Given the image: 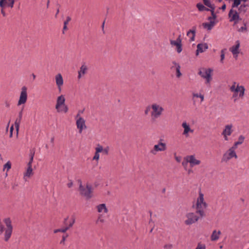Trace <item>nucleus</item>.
<instances>
[{
    "label": "nucleus",
    "mask_w": 249,
    "mask_h": 249,
    "mask_svg": "<svg viewBox=\"0 0 249 249\" xmlns=\"http://www.w3.org/2000/svg\"><path fill=\"white\" fill-rule=\"evenodd\" d=\"M162 140L160 139L158 144L154 146L153 149L150 151V153L156 155L158 152H162L166 149V144L162 142Z\"/></svg>",
    "instance_id": "1a4fd4ad"
},
{
    "label": "nucleus",
    "mask_w": 249,
    "mask_h": 249,
    "mask_svg": "<svg viewBox=\"0 0 249 249\" xmlns=\"http://www.w3.org/2000/svg\"><path fill=\"white\" fill-rule=\"evenodd\" d=\"M203 0V2H204V4L206 6L210 8V9H212L213 8L215 7L214 4H211L210 0Z\"/></svg>",
    "instance_id": "e433bc0d"
},
{
    "label": "nucleus",
    "mask_w": 249,
    "mask_h": 249,
    "mask_svg": "<svg viewBox=\"0 0 249 249\" xmlns=\"http://www.w3.org/2000/svg\"><path fill=\"white\" fill-rule=\"evenodd\" d=\"M193 97H196V98H200V99H201V102H202L204 101V95H202L201 93H193Z\"/></svg>",
    "instance_id": "c9c22d12"
},
{
    "label": "nucleus",
    "mask_w": 249,
    "mask_h": 249,
    "mask_svg": "<svg viewBox=\"0 0 249 249\" xmlns=\"http://www.w3.org/2000/svg\"><path fill=\"white\" fill-rule=\"evenodd\" d=\"M213 70L209 68H201L199 69L198 74L203 79H205V83L207 85H210L212 79V73Z\"/></svg>",
    "instance_id": "423d86ee"
},
{
    "label": "nucleus",
    "mask_w": 249,
    "mask_h": 249,
    "mask_svg": "<svg viewBox=\"0 0 249 249\" xmlns=\"http://www.w3.org/2000/svg\"><path fill=\"white\" fill-rule=\"evenodd\" d=\"M196 205V213L201 217H205V210L208 207V204L205 201L204 195L200 191L199 192V196L197 198Z\"/></svg>",
    "instance_id": "f257e3e1"
},
{
    "label": "nucleus",
    "mask_w": 249,
    "mask_h": 249,
    "mask_svg": "<svg viewBox=\"0 0 249 249\" xmlns=\"http://www.w3.org/2000/svg\"><path fill=\"white\" fill-rule=\"evenodd\" d=\"M71 20V18L70 17H67L66 20L64 22V24L67 25L69 21Z\"/></svg>",
    "instance_id": "864d4df0"
},
{
    "label": "nucleus",
    "mask_w": 249,
    "mask_h": 249,
    "mask_svg": "<svg viewBox=\"0 0 249 249\" xmlns=\"http://www.w3.org/2000/svg\"><path fill=\"white\" fill-rule=\"evenodd\" d=\"M184 160H187V162H189L191 167L199 165L201 163L200 160H197L196 158L195 155L187 156L184 157Z\"/></svg>",
    "instance_id": "f8f14e48"
},
{
    "label": "nucleus",
    "mask_w": 249,
    "mask_h": 249,
    "mask_svg": "<svg viewBox=\"0 0 249 249\" xmlns=\"http://www.w3.org/2000/svg\"><path fill=\"white\" fill-rule=\"evenodd\" d=\"M248 6V4L243 3L240 6L238 10L240 12H241V13L242 12L243 13H245V12H246V11L247 10Z\"/></svg>",
    "instance_id": "2f4dec72"
},
{
    "label": "nucleus",
    "mask_w": 249,
    "mask_h": 249,
    "mask_svg": "<svg viewBox=\"0 0 249 249\" xmlns=\"http://www.w3.org/2000/svg\"><path fill=\"white\" fill-rule=\"evenodd\" d=\"M226 4H225V3H224V4H223V5L222 6V7H221V9L222 10L224 11V10L226 9Z\"/></svg>",
    "instance_id": "052dcab7"
},
{
    "label": "nucleus",
    "mask_w": 249,
    "mask_h": 249,
    "mask_svg": "<svg viewBox=\"0 0 249 249\" xmlns=\"http://www.w3.org/2000/svg\"><path fill=\"white\" fill-rule=\"evenodd\" d=\"M8 3L7 4L8 6L10 8H13L15 3V0H8Z\"/></svg>",
    "instance_id": "49530a36"
},
{
    "label": "nucleus",
    "mask_w": 249,
    "mask_h": 249,
    "mask_svg": "<svg viewBox=\"0 0 249 249\" xmlns=\"http://www.w3.org/2000/svg\"><path fill=\"white\" fill-rule=\"evenodd\" d=\"M71 219V218L69 221H68V217H67V218H65L64 224L65 225V227H67V226H69L70 222Z\"/></svg>",
    "instance_id": "3c124183"
},
{
    "label": "nucleus",
    "mask_w": 249,
    "mask_h": 249,
    "mask_svg": "<svg viewBox=\"0 0 249 249\" xmlns=\"http://www.w3.org/2000/svg\"><path fill=\"white\" fill-rule=\"evenodd\" d=\"M13 127L12 126L10 128V131H11L10 137H12V131H13Z\"/></svg>",
    "instance_id": "0e129e2a"
},
{
    "label": "nucleus",
    "mask_w": 249,
    "mask_h": 249,
    "mask_svg": "<svg viewBox=\"0 0 249 249\" xmlns=\"http://www.w3.org/2000/svg\"><path fill=\"white\" fill-rule=\"evenodd\" d=\"M189 163V162H187V160H185V161H183L182 162V165L184 166V167H185L187 165V164Z\"/></svg>",
    "instance_id": "13d9d810"
},
{
    "label": "nucleus",
    "mask_w": 249,
    "mask_h": 249,
    "mask_svg": "<svg viewBox=\"0 0 249 249\" xmlns=\"http://www.w3.org/2000/svg\"><path fill=\"white\" fill-rule=\"evenodd\" d=\"M79 183V191L80 194L86 198L87 199H89L92 197V187L90 184L87 183L86 187L83 185L81 179L78 180Z\"/></svg>",
    "instance_id": "7ed1b4c3"
},
{
    "label": "nucleus",
    "mask_w": 249,
    "mask_h": 249,
    "mask_svg": "<svg viewBox=\"0 0 249 249\" xmlns=\"http://www.w3.org/2000/svg\"><path fill=\"white\" fill-rule=\"evenodd\" d=\"M97 147L99 151H100V152H102L103 154L105 155H108L109 151V146H107L106 147H105L104 148H103V146L101 145L98 144H97Z\"/></svg>",
    "instance_id": "bb28decb"
},
{
    "label": "nucleus",
    "mask_w": 249,
    "mask_h": 249,
    "mask_svg": "<svg viewBox=\"0 0 249 249\" xmlns=\"http://www.w3.org/2000/svg\"><path fill=\"white\" fill-rule=\"evenodd\" d=\"M175 159L177 162H180L181 160V157L180 156H175Z\"/></svg>",
    "instance_id": "5fc2aeb1"
},
{
    "label": "nucleus",
    "mask_w": 249,
    "mask_h": 249,
    "mask_svg": "<svg viewBox=\"0 0 249 249\" xmlns=\"http://www.w3.org/2000/svg\"><path fill=\"white\" fill-rule=\"evenodd\" d=\"M22 117V110L20 111L18 113V118L17 119L15 122V127L18 131L19 129L21 120Z\"/></svg>",
    "instance_id": "c756f323"
},
{
    "label": "nucleus",
    "mask_w": 249,
    "mask_h": 249,
    "mask_svg": "<svg viewBox=\"0 0 249 249\" xmlns=\"http://www.w3.org/2000/svg\"><path fill=\"white\" fill-rule=\"evenodd\" d=\"M105 222V220L103 218L102 216L101 215H100L98 217V219L97 220V221H96V223H104Z\"/></svg>",
    "instance_id": "8fccbe9b"
},
{
    "label": "nucleus",
    "mask_w": 249,
    "mask_h": 249,
    "mask_svg": "<svg viewBox=\"0 0 249 249\" xmlns=\"http://www.w3.org/2000/svg\"><path fill=\"white\" fill-rule=\"evenodd\" d=\"M170 44L172 46L176 47V51L178 53L181 52L182 50L181 35H179L176 40H170Z\"/></svg>",
    "instance_id": "ddd939ff"
},
{
    "label": "nucleus",
    "mask_w": 249,
    "mask_h": 249,
    "mask_svg": "<svg viewBox=\"0 0 249 249\" xmlns=\"http://www.w3.org/2000/svg\"><path fill=\"white\" fill-rule=\"evenodd\" d=\"M65 98L64 95H61L59 96L56 99V103L55 105V109L59 108L60 106L65 104Z\"/></svg>",
    "instance_id": "5701e85b"
},
{
    "label": "nucleus",
    "mask_w": 249,
    "mask_h": 249,
    "mask_svg": "<svg viewBox=\"0 0 249 249\" xmlns=\"http://www.w3.org/2000/svg\"><path fill=\"white\" fill-rule=\"evenodd\" d=\"M230 90L233 92L232 98L235 101L237 97L243 98L245 95V88L243 86L240 85L239 84L234 82L232 85L230 87Z\"/></svg>",
    "instance_id": "f03ea898"
},
{
    "label": "nucleus",
    "mask_w": 249,
    "mask_h": 249,
    "mask_svg": "<svg viewBox=\"0 0 249 249\" xmlns=\"http://www.w3.org/2000/svg\"><path fill=\"white\" fill-rule=\"evenodd\" d=\"M73 186V182L72 180H71L68 184H67V186L69 187V188H71Z\"/></svg>",
    "instance_id": "6e6d98bb"
},
{
    "label": "nucleus",
    "mask_w": 249,
    "mask_h": 249,
    "mask_svg": "<svg viewBox=\"0 0 249 249\" xmlns=\"http://www.w3.org/2000/svg\"><path fill=\"white\" fill-rule=\"evenodd\" d=\"M186 219L184 221V223L186 225H191L197 222L199 219H202L204 217H201L200 215L196 213L189 212L186 214Z\"/></svg>",
    "instance_id": "0eeeda50"
},
{
    "label": "nucleus",
    "mask_w": 249,
    "mask_h": 249,
    "mask_svg": "<svg viewBox=\"0 0 249 249\" xmlns=\"http://www.w3.org/2000/svg\"><path fill=\"white\" fill-rule=\"evenodd\" d=\"M84 109L79 110L78 113H80V114H82L84 112Z\"/></svg>",
    "instance_id": "69168bd1"
},
{
    "label": "nucleus",
    "mask_w": 249,
    "mask_h": 249,
    "mask_svg": "<svg viewBox=\"0 0 249 249\" xmlns=\"http://www.w3.org/2000/svg\"><path fill=\"white\" fill-rule=\"evenodd\" d=\"M208 20L210 21V22L211 21H215V20L214 19L213 17H209L208 18Z\"/></svg>",
    "instance_id": "bf43d9fd"
},
{
    "label": "nucleus",
    "mask_w": 249,
    "mask_h": 249,
    "mask_svg": "<svg viewBox=\"0 0 249 249\" xmlns=\"http://www.w3.org/2000/svg\"><path fill=\"white\" fill-rule=\"evenodd\" d=\"M228 15L230 22H234V24H236L238 23L239 15L236 11H234L232 9H231Z\"/></svg>",
    "instance_id": "2eb2a0df"
},
{
    "label": "nucleus",
    "mask_w": 249,
    "mask_h": 249,
    "mask_svg": "<svg viewBox=\"0 0 249 249\" xmlns=\"http://www.w3.org/2000/svg\"><path fill=\"white\" fill-rule=\"evenodd\" d=\"M215 21H211L210 22L203 23L202 25L203 27L207 29L208 31L211 30L215 24Z\"/></svg>",
    "instance_id": "c85d7f7f"
},
{
    "label": "nucleus",
    "mask_w": 249,
    "mask_h": 249,
    "mask_svg": "<svg viewBox=\"0 0 249 249\" xmlns=\"http://www.w3.org/2000/svg\"><path fill=\"white\" fill-rule=\"evenodd\" d=\"M164 111L163 107L160 105L155 103L152 104V110L150 111V116L152 120H155L160 117Z\"/></svg>",
    "instance_id": "20e7f679"
},
{
    "label": "nucleus",
    "mask_w": 249,
    "mask_h": 249,
    "mask_svg": "<svg viewBox=\"0 0 249 249\" xmlns=\"http://www.w3.org/2000/svg\"><path fill=\"white\" fill-rule=\"evenodd\" d=\"M245 137L243 135H240L238 137V140L237 142L239 144H241L243 143L244 140H245Z\"/></svg>",
    "instance_id": "79ce46f5"
},
{
    "label": "nucleus",
    "mask_w": 249,
    "mask_h": 249,
    "mask_svg": "<svg viewBox=\"0 0 249 249\" xmlns=\"http://www.w3.org/2000/svg\"><path fill=\"white\" fill-rule=\"evenodd\" d=\"M196 30V26H193L192 29L189 30L187 33V36L189 37V41L190 42H192L195 40Z\"/></svg>",
    "instance_id": "4be33fe9"
},
{
    "label": "nucleus",
    "mask_w": 249,
    "mask_h": 249,
    "mask_svg": "<svg viewBox=\"0 0 249 249\" xmlns=\"http://www.w3.org/2000/svg\"><path fill=\"white\" fill-rule=\"evenodd\" d=\"M27 88L23 86L21 88V91L20 94L19 99L18 101V105L20 106L22 104H24L27 100Z\"/></svg>",
    "instance_id": "9b49d317"
},
{
    "label": "nucleus",
    "mask_w": 249,
    "mask_h": 249,
    "mask_svg": "<svg viewBox=\"0 0 249 249\" xmlns=\"http://www.w3.org/2000/svg\"><path fill=\"white\" fill-rule=\"evenodd\" d=\"M214 9H215V7L213 8L212 9H209V11H210L211 12V14H212V16L211 17H213V18L214 19L216 20V15L214 13Z\"/></svg>",
    "instance_id": "a18cd8bd"
},
{
    "label": "nucleus",
    "mask_w": 249,
    "mask_h": 249,
    "mask_svg": "<svg viewBox=\"0 0 249 249\" xmlns=\"http://www.w3.org/2000/svg\"><path fill=\"white\" fill-rule=\"evenodd\" d=\"M233 125L228 124L225 125L221 135L223 136L224 140L226 141H229V137L231 135L233 132Z\"/></svg>",
    "instance_id": "9d476101"
},
{
    "label": "nucleus",
    "mask_w": 249,
    "mask_h": 249,
    "mask_svg": "<svg viewBox=\"0 0 249 249\" xmlns=\"http://www.w3.org/2000/svg\"><path fill=\"white\" fill-rule=\"evenodd\" d=\"M232 158L237 159L238 158L237 154L235 151L229 149L223 154L221 158V162L227 163Z\"/></svg>",
    "instance_id": "6e6552de"
},
{
    "label": "nucleus",
    "mask_w": 249,
    "mask_h": 249,
    "mask_svg": "<svg viewBox=\"0 0 249 249\" xmlns=\"http://www.w3.org/2000/svg\"><path fill=\"white\" fill-rule=\"evenodd\" d=\"M4 231V226L0 223V233H2Z\"/></svg>",
    "instance_id": "4d7b16f0"
},
{
    "label": "nucleus",
    "mask_w": 249,
    "mask_h": 249,
    "mask_svg": "<svg viewBox=\"0 0 249 249\" xmlns=\"http://www.w3.org/2000/svg\"><path fill=\"white\" fill-rule=\"evenodd\" d=\"M57 112L58 113H66L69 110V107L67 105L64 104L60 106L59 108H56Z\"/></svg>",
    "instance_id": "7c9ffc66"
},
{
    "label": "nucleus",
    "mask_w": 249,
    "mask_h": 249,
    "mask_svg": "<svg viewBox=\"0 0 249 249\" xmlns=\"http://www.w3.org/2000/svg\"><path fill=\"white\" fill-rule=\"evenodd\" d=\"M100 151H99L97 147L95 148V155L93 158V160H98L100 158V154H99Z\"/></svg>",
    "instance_id": "f704fd0d"
},
{
    "label": "nucleus",
    "mask_w": 249,
    "mask_h": 249,
    "mask_svg": "<svg viewBox=\"0 0 249 249\" xmlns=\"http://www.w3.org/2000/svg\"><path fill=\"white\" fill-rule=\"evenodd\" d=\"M247 30V28L246 27V23H244V26H242L240 27L238 30V31L239 32H244V31H246Z\"/></svg>",
    "instance_id": "37998d69"
},
{
    "label": "nucleus",
    "mask_w": 249,
    "mask_h": 249,
    "mask_svg": "<svg viewBox=\"0 0 249 249\" xmlns=\"http://www.w3.org/2000/svg\"><path fill=\"white\" fill-rule=\"evenodd\" d=\"M195 249H206V246L204 244L198 243Z\"/></svg>",
    "instance_id": "09e8293b"
},
{
    "label": "nucleus",
    "mask_w": 249,
    "mask_h": 249,
    "mask_svg": "<svg viewBox=\"0 0 249 249\" xmlns=\"http://www.w3.org/2000/svg\"><path fill=\"white\" fill-rule=\"evenodd\" d=\"M235 45H233L230 48V51L232 53L234 58H236L239 53V48L240 46V42L239 40H236Z\"/></svg>",
    "instance_id": "f3484780"
},
{
    "label": "nucleus",
    "mask_w": 249,
    "mask_h": 249,
    "mask_svg": "<svg viewBox=\"0 0 249 249\" xmlns=\"http://www.w3.org/2000/svg\"><path fill=\"white\" fill-rule=\"evenodd\" d=\"M79 117H81L80 116V113H77V114L76 115L75 118V119L77 120V119H78V118H79Z\"/></svg>",
    "instance_id": "e2e57ef3"
},
{
    "label": "nucleus",
    "mask_w": 249,
    "mask_h": 249,
    "mask_svg": "<svg viewBox=\"0 0 249 249\" xmlns=\"http://www.w3.org/2000/svg\"><path fill=\"white\" fill-rule=\"evenodd\" d=\"M35 155V152L34 151H31L29 156H30V160L29 162L27 164L28 166H31L32 164L33 161V159Z\"/></svg>",
    "instance_id": "72a5a7b5"
},
{
    "label": "nucleus",
    "mask_w": 249,
    "mask_h": 249,
    "mask_svg": "<svg viewBox=\"0 0 249 249\" xmlns=\"http://www.w3.org/2000/svg\"><path fill=\"white\" fill-rule=\"evenodd\" d=\"M238 145H240L237 142H235L233 145L230 147L229 149L232 150L233 151H235L236 149L237 148Z\"/></svg>",
    "instance_id": "c03bdc74"
},
{
    "label": "nucleus",
    "mask_w": 249,
    "mask_h": 249,
    "mask_svg": "<svg viewBox=\"0 0 249 249\" xmlns=\"http://www.w3.org/2000/svg\"><path fill=\"white\" fill-rule=\"evenodd\" d=\"M208 49V45L207 43H199L197 45V50L196 51V55H198L199 53L205 52Z\"/></svg>",
    "instance_id": "412c9836"
},
{
    "label": "nucleus",
    "mask_w": 249,
    "mask_h": 249,
    "mask_svg": "<svg viewBox=\"0 0 249 249\" xmlns=\"http://www.w3.org/2000/svg\"><path fill=\"white\" fill-rule=\"evenodd\" d=\"M221 234V232L220 231L214 230L211 235V241H215L218 240Z\"/></svg>",
    "instance_id": "393cba45"
},
{
    "label": "nucleus",
    "mask_w": 249,
    "mask_h": 249,
    "mask_svg": "<svg viewBox=\"0 0 249 249\" xmlns=\"http://www.w3.org/2000/svg\"><path fill=\"white\" fill-rule=\"evenodd\" d=\"M220 57H221L220 62L221 63H223V60L224 59V58H225V53H224V50H222L221 51Z\"/></svg>",
    "instance_id": "de8ad7c7"
},
{
    "label": "nucleus",
    "mask_w": 249,
    "mask_h": 249,
    "mask_svg": "<svg viewBox=\"0 0 249 249\" xmlns=\"http://www.w3.org/2000/svg\"><path fill=\"white\" fill-rule=\"evenodd\" d=\"M68 237V235H67L66 236H64L63 235L62 236V239L61 240V241H60V244H65V240H66V238Z\"/></svg>",
    "instance_id": "603ef678"
},
{
    "label": "nucleus",
    "mask_w": 249,
    "mask_h": 249,
    "mask_svg": "<svg viewBox=\"0 0 249 249\" xmlns=\"http://www.w3.org/2000/svg\"><path fill=\"white\" fill-rule=\"evenodd\" d=\"M182 126L184 128V131L182 134L186 137H188L189 136V132L193 133L194 130L191 129L189 124H188L186 122L182 123Z\"/></svg>",
    "instance_id": "aec40b11"
},
{
    "label": "nucleus",
    "mask_w": 249,
    "mask_h": 249,
    "mask_svg": "<svg viewBox=\"0 0 249 249\" xmlns=\"http://www.w3.org/2000/svg\"><path fill=\"white\" fill-rule=\"evenodd\" d=\"M32 77H33V79H34V80H35V79H36V75H35V74L33 73V74H32Z\"/></svg>",
    "instance_id": "338daca9"
},
{
    "label": "nucleus",
    "mask_w": 249,
    "mask_h": 249,
    "mask_svg": "<svg viewBox=\"0 0 249 249\" xmlns=\"http://www.w3.org/2000/svg\"><path fill=\"white\" fill-rule=\"evenodd\" d=\"M97 211L99 213L104 212V213H107L108 212L107 208L106 207V205L105 203H102L97 206Z\"/></svg>",
    "instance_id": "a878e982"
},
{
    "label": "nucleus",
    "mask_w": 249,
    "mask_h": 249,
    "mask_svg": "<svg viewBox=\"0 0 249 249\" xmlns=\"http://www.w3.org/2000/svg\"><path fill=\"white\" fill-rule=\"evenodd\" d=\"M63 33H64V31L67 29V25L64 24Z\"/></svg>",
    "instance_id": "680f3d73"
},
{
    "label": "nucleus",
    "mask_w": 249,
    "mask_h": 249,
    "mask_svg": "<svg viewBox=\"0 0 249 249\" xmlns=\"http://www.w3.org/2000/svg\"><path fill=\"white\" fill-rule=\"evenodd\" d=\"M3 222L5 223L6 228L4 229V241L7 242L11 237L13 232V226L12 221L9 217L4 219Z\"/></svg>",
    "instance_id": "39448f33"
},
{
    "label": "nucleus",
    "mask_w": 249,
    "mask_h": 249,
    "mask_svg": "<svg viewBox=\"0 0 249 249\" xmlns=\"http://www.w3.org/2000/svg\"><path fill=\"white\" fill-rule=\"evenodd\" d=\"M33 174L32 167L31 166H28L26 172L24 173L23 178L25 180H26V178H30Z\"/></svg>",
    "instance_id": "cd10ccee"
},
{
    "label": "nucleus",
    "mask_w": 249,
    "mask_h": 249,
    "mask_svg": "<svg viewBox=\"0 0 249 249\" xmlns=\"http://www.w3.org/2000/svg\"><path fill=\"white\" fill-rule=\"evenodd\" d=\"M196 7L200 11H209V9L205 7L202 3H198L196 4Z\"/></svg>",
    "instance_id": "473e14b6"
},
{
    "label": "nucleus",
    "mask_w": 249,
    "mask_h": 249,
    "mask_svg": "<svg viewBox=\"0 0 249 249\" xmlns=\"http://www.w3.org/2000/svg\"><path fill=\"white\" fill-rule=\"evenodd\" d=\"M59 9H58L57 10L56 13V14H55V17H56V16H57V15L59 13Z\"/></svg>",
    "instance_id": "774afa93"
},
{
    "label": "nucleus",
    "mask_w": 249,
    "mask_h": 249,
    "mask_svg": "<svg viewBox=\"0 0 249 249\" xmlns=\"http://www.w3.org/2000/svg\"><path fill=\"white\" fill-rule=\"evenodd\" d=\"M87 70L88 68L86 64H82L80 68V70L78 71V79H80L82 76L84 75L87 73Z\"/></svg>",
    "instance_id": "b1692460"
},
{
    "label": "nucleus",
    "mask_w": 249,
    "mask_h": 249,
    "mask_svg": "<svg viewBox=\"0 0 249 249\" xmlns=\"http://www.w3.org/2000/svg\"><path fill=\"white\" fill-rule=\"evenodd\" d=\"M151 110H152V104L151 105H149L147 106L144 110V114L147 115L149 114V112H150Z\"/></svg>",
    "instance_id": "ea45409f"
},
{
    "label": "nucleus",
    "mask_w": 249,
    "mask_h": 249,
    "mask_svg": "<svg viewBox=\"0 0 249 249\" xmlns=\"http://www.w3.org/2000/svg\"><path fill=\"white\" fill-rule=\"evenodd\" d=\"M11 168V163L10 161H8L3 166V170L7 169L8 171Z\"/></svg>",
    "instance_id": "4c0bfd02"
},
{
    "label": "nucleus",
    "mask_w": 249,
    "mask_h": 249,
    "mask_svg": "<svg viewBox=\"0 0 249 249\" xmlns=\"http://www.w3.org/2000/svg\"><path fill=\"white\" fill-rule=\"evenodd\" d=\"M170 69L172 71H176L177 77L179 78L181 76L182 74L180 71V66L179 63L175 61H172Z\"/></svg>",
    "instance_id": "dca6fc26"
},
{
    "label": "nucleus",
    "mask_w": 249,
    "mask_h": 249,
    "mask_svg": "<svg viewBox=\"0 0 249 249\" xmlns=\"http://www.w3.org/2000/svg\"><path fill=\"white\" fill-rule=\"evenodd\" d=\"M56 85L59 92L61 91L62 87L64 84V80L62 75L60 73L56 74L55 76Z\"/></svg>",
    "instance_id": "a211bd4d"
},
{
    "label": "nucleus",
    "mask_w": 249,
    "mask_h": 249,
    "mask_svg": "<svg viewBox=\"0 0 249 249\" xmlns=\"http://www.w3.org/2000/svg\"><path fill=\"white\" fill-rule=\"evenodd\" d=\"M241 3V0H233L232 8L237 7Z\"/></svg>",
    "instance_id": "58836bf2"
},
{
    "label": "nucleus",
    "mask_w": 249,
    "mask_h": 249,
    "mask_svg": "<svg viewBox=\"0 0 249 249\" xmlns=\"http://www.w3.org/2000/svg\"><path fill=\"white\" fill-rule=\"evenodd\" d=\"M75 222V218L73 217L71 218V220L69 225L68 226L65 227L61 229H58L54 230V233H57L58 232H65L67 230H68L70 228L72 227L73 225L74 224Z\"/></svg>",
    "instance_id": "6ab92c4d"
},
{
    "label": "nucleus",
    "mask_w": 249,
    "mask_h": 249,
    "mask_svg": "<svg viewBox=\"0 0 249 249\" xmlns=\"http://www.w3.org/2000/svg\"><path fill=\"white\" fill-rule=\"evenodd\" d=\"M76 124L79 133H81L84 129L87 128L86 121L82 117H79V118L76 120Z\"/></svg>",
    "instance_id": "4468645a"
},
{
    "label": "nucleus",
    "mask_w": 249,
    "mask_h": 249,
    "mask_svg": "<svg viewBox=\"0 0 249 249\" xmlns=\"http://www.w3.org/2000/svg\"><path fill=\"white\" fill-rule=\"evenodd\" d=\"M5 0H0V7L2 8V9L1 10V12L3 15H4V11L3 8L5 6Z\"/></svg>",
    "instance_id": "a19ab883"
}]
</instances>
